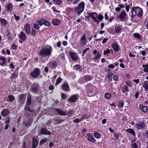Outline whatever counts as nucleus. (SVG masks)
I'll return each instance as SVG.
<instances>
[{"label": "nucleus", "mask_w": 148, "mask_h": 148, "mask_svg": "<svg viewBox=\"0 0 148 148\" xmlns=\"http://www.w3.org/2000/svg\"><path fill=\"white\" fill-rule=\"evenodd\" d=\"M53 48L49 45H46L42 47L39 52L40 55L42 57L50 55L52 52Z\"/></svg>", "instance_id": "nucleus-1"}, {"label": "nucleus", "mask_w": 148, "mask_h": 148, "mask_svg": "<svg viewBox=\"0 0 148 148\" xmlns=\"http://www.w3.org/2000/svg\"><path fill=\"white\" fill-rule=\"evenodd\" d=\"M132 14L133 16H141L143 14V9L139 7H135L131 9Z\"/></svg>", "instance_id": "nucleus-2"}, {"label": "nucleus", "mask_w": 148, "mask_h": 148, "mask_svg": "<svg viewBox=\"0 0 148 148\" xmlns=\"http://www.w3.org/2000/svg\"><path fill=\"white\" fill-rule=\"evenodd\" d=\"M90 16L95 21L98 23H99L100 21H102L103 18V16L101 15H98L96 12L90 14Z\"/></svg>", "instance_id": "nucleus-3"}, {"label": "nucleus", "mask_w": 148, "mask_h": 148, "mask_svg": "<svg viewBox=\"0 0 148 148\" xmlns=\"http://www.w3.org/2000/svg\"><path fill=\"white\" fill-rule=\"evenodd\" d=\"M55 110L56 112H58L59 114L62 116L67 115V116L70 117L72 116L73 114V110H72L68 111L67 113H66L65 112L63 111L61 109L55 108Z\"/></svg>", "instance_id": "nucleus-4"}, {"label": "nucleus", "mask_w": 148, "mask_h": 148, "mask_svg": "<svg viewBox=\"0 0 148 148\" xmlns=\"http://www.w3.org/2000/svg\"><path fill=\"white\" fill-rule=\"evenodd\" d=\"M85 3L84 2L82 1L79 4L78 7L75 9V11L79 14H81L84 10Z\"/></svg>", "instance_id": "nucleus-5"}, {"label": "nucleus", "mask_w": 148, "mask_h": 148, "mask_svg": "<svg viewBox=\"0 0 148 148\" xmlns=\"http://www.w3.org/2000/svg\"><path fill=\"white\" fill-rule=\"evenodd\" d=\"M40 73V70L36 68L31 72L30 75L33 78H37L39 75Z\"/></svg>", "instance_id": "nucleus-6"}, {"label": "nucleus", "mask_w": 148, "mask_h": 148, "mask_svg": "<svg viewBox=\"0 0 148 148\" xmlns=\"http://www.w3.org/2000/svg\"><path fill=\"white\" fill-rule=\"evenodd\" d=\"M131 146L132 148H138V146L140 145V141L137 140L136 141V139L131 141Z\"/></svg>", "instance_id": "nucleus-7"}, {"label": "nucleus", "mask_w": 148, "mask_h": 148, "mask_svg": "<svg viewBox=\"0 0 148 148\" xmlns=\"http://www.w3.org/2000/svg\"><path fill=\"white\" fill-rule=\"evenodd\" d=\"M126 17V14L125 11L124 10H122L119 15L117 16V17L119 18L121 21H123L125 20Z\"/></svg>", "instance_id": "nucleus-8"}, {"label": "nucleus", "mask_w": 148, "mask_h": 148, "mask_svg": "<svg viewBox=\"0 0 148 148\" xmlns=\"http://www.w3.org/2000/svg\"><path fill=\"white\" fill-rule=\"evenodd\" d=\"M80 45L81 46L84 47L87 44V39L86 36L84 35L80 39Z\"/></svg>", "instance_id": "nucleus-9"}, {"label": "nucleus", "mask_w": 148, "mask_h": 148, "mask_svg": "<svg viewBox=\"0 0 148 148\" xmlns=\"http://www.w3.org/2000/svg\"><path fill=\"white\" fill-rule=\"evenodd\" d=\"M136 127L138 130L142 129L145 127V123L143 121H140L135 125Z\"/></svg>", "instance_id": "nucleus-10"}, {"label": "nucleus", "mask_w": 148, "mask_h": 148, "mask_svg": "<svg viewBox=\"0 0 148 148\" xmlns=\"http://www.w3.org/2000/svg\"><path fill=\"white\" fill-rule=\"evenodd\" d=\"M39 87V86L37 83H35L33 84L32 86V91L34 93L36 92Z\"/></svg>", "instance_id": "nucleus-11"}, {"label": "nucleus", "mask_w": 148, "mask_h": 148, "mask_svg": "<svg viewBox=\"0 0 148 148\" xmlns=\"http://www.w3.org/2000/svg\"><path fill=\"white\" fill-rule=\"evenodd\" d=\"M69 55L72 60L74 61H76L78 60V57L77 55L72 52H69Z\"/></svg>", "instance_id": "nucleus-12"}, {"label": "nucleus", "mask_w": 148, "mask_h": 148, "mask_svg": "<svg viewBox=\"0 0 148 148\" xmlns=\"http://www.w3.org/2000/svg\"><path fill=\"white\" fill-rule=\"evenodd\" d=\"M87 140L88 141L92 143H93L95 141V140L92 135L90 133H88L87 134Z\"/></svg>", "instance_id": "nucleus-13"}, {"label": "nucleus", "mask_w": 148, "mask_h": 148, "mask_svg": "<svg viewBox=\"0 0 148 148\" xmlns=\"http://www.w3.org/2000/svg\"><path fill=\"white\" fill-rule=\"evenodd\" d=\"M14 99L15 97L14 96L12 95H9L7 97L5 98L4 101L11 102L14 100Z\"/></svg>", "instance_id": "nucleus-14"}, {"label": "nucleus", "mask_w": 148, "mask_h": 148, "mask_svg": "<svg viewBox=\"0 0 148 148\" xmlns=\"http://www.w3.org/2000/svg\"><path fill=\"white\" fill-rule=\"evenodd\" d=\"M7 60L5 58L3 57L0 58V65L1 66H5L6 64Z\"/></svg>", "instance_id": "nucleus-15"}, {"label": "nucleus", "mask_w": 148, "mask_h": 148, "mask_svg": "<svg viewBox=\"0 0 148 148\" xmlns=\"http://www.w3.org/2000/svg\"><path fill=\"white\" fill-rule=\"evenodd\" d=\"M95 86L92 84H89L87 87V92L88 94L92 93L93 92V90Z\"/></svg>", "instance_id": "nucleus-16"}, {"label": "nucleus", "mask_w": 148, "mask_h": 148, "mask_svg": "<svg viewBox=\"0 0 148 148\" xmlns=\"http://www.w3.org/2000/svg\"><path fill=\"white\" fill-rule=\"evenodd\" d=\"M10 113V111L7 109H5L2 111L1 115L2 116L5 117L8 115Z\"/></svg>", "instance_id": "nucleus-17"}, {"label": "nucleus", "mask_w": 148, "mask_h": 148, "mask_svg": "<svg viewBox=\"0 0 148 148\" xmlns=\"http://www.w3.org/2000/svg\"><path fill=\"white\" fill-rule=\"evenodd\" d=\"M19 38L22 40L24 41L26 39V36L25 33L23 32H21L19 35Z\"/></svg>", "instance_id": "nucleus-18"}, {"label": "nucleus", "mask_w": 148, "mask_h": 148, "mask_svg": "<svg viewBox=\"0 0 148 148\" xmlns=\"http://www.w3.org/2000/svg\"><path fill=\"white\" fill-rule=\"evenodd\" d=\"M0 22L1 25L5 27H6L8 24V22L7 21L3 18H0Z\"/></svg>", "instance_id": "nucleus-19"}, {"label": "nucleus", "mask_w": 148, "mask_h": 148, "mask_svg": "<svg viewBox=\"0 0 148 148\" xmlns=\"http://www.w3.org/2000/svg\"><path fill=\"white\" fill-rule=\"evenodd\" d=\"M24 30L26 33L28 34L30 33V26L28 24H27L25 25Z\"/></svg>", "instance_id": "nucleus-20"}, {"label": "nucleus", "mask_w": 148, "mask_h": 148, "mask_svg": "<svg viewBox=\"0 0 148 148\" xmlns=\"http://www.w3.org/2000/svg\"><path fill=\"white\" fill-rule=\"evenodd\" d=\"M41 133L43 134L49 135L51 134L50 132L45 128H42L41 130Z\"/></svg>", "instance_id": "nucleus-21"}, {"label": "nucleus", "mask_w": 148, "mask_h": 148, "mask_svg": "<svg viewBox=\"0 0 148 148\" xmlns=\"http://www.w3.org/2000/svg\"><path fill=\"white\" fill-rule=\"evenodd\" d=\"M112 47L114 50L115 53L117 52L119 50V46L116 44H114L112 45Z\"/></svg>", "instance_id": "nucleus-22"}, {"label": "nucleus", "mask_w": 148, "mask_h": 148, "mask_svg": "<svg viewBox=\"0 0 148 148\" xmlns=\"http://www.w3.org/2000/svg\"><path fill=\"white\" fill-rule=\"evenodd\" d=\"M139 108L140 110L144 113H146L147 111L148 108L146 106H144L140 105L139 106Z\"/></svg>", "instance_id": "nucleus-23"}, {"label": "nucleus", "mask_w": 148, "mask_h": 148, "mask_svg": "<svg viewBox=\"0 0 148 148\" xmlns=\"http://www.w3.org/2000/svg\"><path fill=\"white\" fill-rule=\"evenodd\" d=\"M78 97V95H73L70 98L69 101L71 102H74L77 99Z\"/></svg>", "instance_id": "nucleus-24"}, {"label": "nucleus", "mask_w": 148, "mask_h": 148, "mask_svg": "<svg viewBox=\"0 0 148 148\" xmlns=\"http://www.w3.org/2000/svg\"><path fill=\"white\" fill-rule=\"evenodd\" d=\"M62 89L65 91H67L69 89V87L67 84L65 83L62 86Z\"/></svg>", "instance_id": "nucleus-25"}, {"label": "nucleus", "mask_w": 148, "mask_h": 148, "mask_svg": "<svg viewBox=\"0 0 148 148\" xmlns=\"http://www.w3.org/2000/svg\"><path fill=\"white\" fill-rule=\"evenodd\" d=\"M33 148H35L38 144V141L34 138H33L32 141Z\"/></svg>", "instance_id": "nucleus-26"}, {"label": "nucleus", "mask_w": 148, "mask_h": 148, "mask_svg": "<svg viewBox=\"0 0 148 148\" xmlns=\"http://www.w3.org/2000/svg\"><path fill=\"white\" fill-rule=\"evenodd\" d=\"M58 60L61 61H63L64 60V53L60 54L58 57Z\"/></svg>", "instance_id": "nucleus-27"}, {"label": "nucleus", "mask_w": 148, "mask_h": 148, "mask_svg": "<svg viewBox=\"0 0 148 148\" xmlns=\"http://www.w3.org/2000/svg\"><path fill=\"white\" fill-rule=\"evenodd\" d=\"M142 67L143 68V71L145 73H148V64H143Z\"/></svg>", "instance_id": "nucleus-28"}, {"label": "nucleus", "mask_w": 148, "mask_h": 148, "mask_svg": "<svg viewBox=\"0 0 148 148\" xmlns=\"http://www.w3.org/2000/svg\"><path fill=\"white\" fill-rule=\"evenodd\" d=\"M60 23V21L58 19H54L52 21V24L54 25H57Z\"/></svg>", "instance_id": "nucleus-29"}, {"label": "nucleus", "mask_w": 148, "mask_h": 148, "mask_svg": "<svg viewBox=\"0 0 148 148\" xmlns=\"http://www.w3.org/2000/svg\"><path fill=\"white\" fill-rule=\"evenodd\" d=\"M143 87L146 91H148V81H146L144 82L143 85Z\"/></svg>", "instance_id": "nucleus-30"}, {"label": "nucleus", "mask_w": 148, "mask_h": 148, "mask_svg": "<svg viewBox=\"0 0 148 148\" xmlns=\"http://www.w3.org/2000/svg\"><path fill=\"white\" fill-rule=\"evenodd\" d=\"M121 28L119 25L115 26L114 31L116 33H119L121 31Z\"/></svg>", "instance_id": "nucleus-31"}, {"label": "nucleus", "mask_w": 148, "mask_h": 148, "mask_svg": "<svg viewBox=\"0 0 148 148\" xmlns=\"http://www.w3.org/2000/svg\"><path fill=\"white\" fill-rule=\"evenodd\" d=\"M126 131L127 132L132 134L134 136H135V132L134 130L132 129H127L126 130Z\"/></svg>", "instance_id": "nucleus-32"}, {"label": "nucleus", "mask_w": 148, "mask_h": 148, "mask_svg": "<svg viewBox=\"0 0 148 148\" xmlns=\"http://www.w3.org/2000/svg\"><path fill=\"white\" fill-rule=\"evenodd\" d=\"M31 95L30 94L28 95L27 101L26 104L27 105H29L31 103Z\"/></svg>", "instance_id": "nucleus-33"}, {"label": "nucleus", "mask_w": 148, "mask_h": 148, "mask_svg": "<svg viewBox=\"0 0 148 148\" xmlns=\"http://www.w3.org/2000/svg\"><path fill=\"white\" fill-rule=\"evenodd\" d=\"M129 90L128 87L124 85L122 87V92L123 93L128 92Z\"/></svg>", "instance_id": "nucleus-34"}, {"label": "nucleus", "mask_w": 148, "mask_h": 148, "mask_svg": "<svg viewBox=\"0 0 148 148\" xmlns=\"http://www.w3.org/2000/svg\"><path fill=\"white\" fill-rule=\"evenodd\" d=\"M133 35L134 38H136L139 40H140L141 38V35L138 33H134Z\"/></svg>", "instance_id": "nucleus-35"}, {"label": "nucleus", "mask_w": 148, "mask_h": 148, "mask_svg": "<svg viewBox=\"0 0 148 148\" xmlns=\"http://www.w3.org/2000/svg\"><path fill=\"white\" fill-rule=\"evenodd\" d=\"M13 7V5L11 3H9L7 4L6 6V8H7V9L9 11H11Z\"/></svg>", "instance_id": "nucleus-36"}, {"label": "nucleus", "mask_w": 148, "mask_h": 148, "mask_svg": "<svg viewBox=\"0 0 148 148\" xmlns=\"http://www.w3.org/2000/svg\"><path fill=\"white\" fill-rule=\"evenodd\" d=\"M62 0H53L54 3L58 5H60L62 4Z\"/></svg>", "instance_id": "nucleus-37"}, {"label": "nucleus", "mask_w": 148, "mask_h": 148, "mask_svg": "<svg viewBox=\"0 0 148 148\" xmlns=\"http://www.w3.org/2000/svg\"><path fill=\"white\" fill-rule=\"evenodd\" d=\"M101 54L99 52L97 53V54L93 58L94 60H96L101 57Z\"/></svg>", "instance_id": "nucleus-38"}, {"label": "nucleus", "mask_w": 148, "mask_h": 148, "mask_svg": "<svg viewBox=\"0 0 148 148\" xmlns=\"http://www.w3.org/2000/svg\"><path fill=\"white\" fill-rule=\"evenodd\" d=\"M32 122V120L29 119L28 120V121H24V123L25 125L27 127H28L30 126Z\"/></svg>", "instance_id": "nucleus-39"}, {"label": "nucleus", "mask_w": 148, "mask_h": 148, "mask_svg": "<svg viewBox=\"0 0 148 148\" xmlns=\"http://www.w3.org/2000/svg\"><path fill=\"white\" fill-rule=\"evenodd\" d=\"M45 20L44 19H41L39 21H38L37 23L40 26H42V25L44 24Z\"/></svg>", "instance_id": "nucleus-40"}, {"label": "nucleus", "mask_w": 148, "mask_h": 148, "mask_svg": "<svg viewBox=\"0 0 148 148\" xmlns=\"http://www.w3.org/2000/svg\"><path fill=\"white\" fill-rule=\"evenodd\" d=\"M47 140V138H45L41 140L39 143V145L40 146L44 144Z\"/></svg>", "instance_id": "nucleus-41"}, {"label": "nucleus", "mask_w": 148, "mask_h": 148, "mask_svg": "<svg viewBox=\"0 0 148 148\" xmlns=\"http://www.w3.org/2000/svg\"><path fill=\"white\" fill-rule=\"evenodd\" d=\"M84 79L86 82H87L90 80L91 77L88 75H86L84 77Z\"/></svg>", "instance_id": "nucleus-42"}, {"label": "nucleus", "mask_w": 148, "mask_h": 148, "mask_svg": "<svg viewBox=\"0 0 148 148\" xmlns=\"http://www.w3.org/2000/svg\"><path fill=\"white\" fill-rule=\"evenodd\" d=\"M80 68V65L79 64L75 65L73 67V69L74 70H78Z\"/></svg>", "instance_id": "nucleus-43"}, {"label": "nucleus", "mask_w": 148, "mask_h": 148, "mask_svg": "<svg viewBox=\"0 0 148 148\" xmlns=\"http://www.w3.org/2000/svg\"><path fill=\"white\" fill-rule=\"evenodd\" d=\"M111 97V95L110 94L108 93H106L105 95V97L106 99H109Z\"/></svg>", "instance_id": "nucleus-44"}, {"label": "nucleus", "mask_w": 148, "mask_h": 148, "mask_svg": "<svg viewBox=\"0 0 148 148\" xmlns=\"http://www.w3.org/2000/svg\"><path fill=\"white\" fill-rule=\"evenodd\" d=\"M94 136L97 139H99L101 137V136L99 133L95 132L94 134Z\"/></svg>", "instance_id": "nucleus-45"}, {"label": "nucleus", "mask_w": 148, "mask_h": 148, "mask_svg": "<svg viewBox=\"0 0 148 148\" xmlns=\"http://www.w3.org/2000/svg\"><path fill=\"white\" fill-rule=\"evenodd\" d=\"M62 79L61 77H58L56 80V85L59 84L62 81Z\"/></svg>", "instance_id": "nucleus-46"}, {"label": "nucleus", "mask_w": 148, "mask_h": 148, "mask_svg": "<svg viewBox=\"0 0 148 148\" xmlns=\"http://www.w3.org/2000/svg\"><path fill=\"white\" fill-rule=\"evenodd\" d=\"M44 25L45 26L49 27L50 26V23L47 21L45 20Z\"/></svg>", "instance_id": "nucleus-47"}, {"label": "nucleus", "mask_w": 148, "mask_h": 148, "mask_svg": "<svg viewBox=\"0 0 148 148\" xmlns=\"http://www.w3.org/2000/svg\"><path fill=\"white\" fill-rule=\"evenodd\" d=\"M24 110L30 112H32L33 110L31 109L28 106H25Z\"/></svg>", "instance_id": "nucleus-48"}, {"label": "nucleus", "mask_w": 148, "mask_h": 148, "mask_svg": "<svg viewBox=\"0 0 148 148\" xmlns=\"http://www.w3.org/2000/svg\"><path fill=\"white\" fill-rule=\"evenodd\" d=\"M124 106V103L122 101H120L119 102L118 105V107L119 108L121 107L122 108Z\"/></svg>", "instance_id": "nucleus-49"}, {"label": "nucleus", "mask_w": 148, "mask_h": 148, "mask_svg": "<svg viewBox=\"0 0 148 148\" xmlns=\"http://www.w3.org/2000/svg\"><path fill=\"white\" fill-rule=\"evenodd\" d=\"M17 77V75L16 74L13 73L11 76V78H12L13 79H15Z\"/></svg>", "instance_id": "nucleus-50"}, {"label": "nucleus", "mask_w": 148, "mask_h": 148, "mask_svg": "<svg viewBox=\"0 0 148 148\" xmlns=\"http://www.w3.org/2000/svg\"><path fill=\"white\" fill-rule=\"evenodd\" d=\"M39 25L38 23H35L34 25V28L36 29H38L39 28Z\"/></svg>", "instance_id": "nucleus-51"}, {"label": "nucleus", "mask_w": 148, "mask_h": 148, "mask_svg": "<svg viewBox=\"0 0 148 148\" xmlns=\"http://www.w3.org/2000/svg\"><path fill=\"white\" fill-rule=\"evenodd\" d=\"M125 84L127 85L128 86L130 87H131L132 86V83H131V82H125Z\"/></svg>", "instance_id": "nucleus-52"}, {"label": "nucleus", "mask_w": 148, "mask_h": 148, "mask_svg": "<svg viewBox=\"0 0 148 148\" xmlns=\"http://www.w3.org/2000/svg\"><path fill=\"white\" fill-rule=\"evenodd\" d=\"M61 73L60 72H57L56 73V74L54 75V76L53 77V79H56V78L57 77L58 75H60L61 74Z\"/></svg>", "instance_id": "nucleus-53"}, {"label": "nucleus", "mask_w": 148, "mask_h": 148, "mask_svg": "<svg viewBox=\"0 0 148 148\" xmlns=\"http://www.w3.org/2000/svg\"><path fill=\"white\" fill-rule=\"evenodd\" d=\"M31 31L32 35L33 36H35L36 34V32L35 30L34 29H32V30Z\"/></svg>", "instance_id": "nucleus-54"}, {"label": "nucleus", "mask_w": 148, "mask_h": 148, "mask_svg": "<svg viewBox=\"0 0 148 148\" xmlns=\"http://www.w3.org/2000/svg\"><path fill=\"white\" fill-rule=\"evenodd\" d=\"M12 48L14 50L16 49L17 48V46L16 45L13 44L12 46Z\"/></svg>", "instance_id": "nucleus-55"}, {"label": "nucleus", "mask_w": 148, "mask_h": 148, "mask_svg": "<svg viewBox=\"0 0 148 148\" xmlns=\"http://www.w3.org/2000/svg\"><path fill=\"white\" fill-rule=\"evenodd\" d=\"M113 79L115 81H117L118 80V76L116 75H114L113 76Z\"/></svg>", "instance_id": "nucleus-56"}, {"label": "nucleus", "mask_w": 148, "mask_h": 148, "mask_svg": "<svg viewBox=\"0 0 148 148\" xmlns=\"http://www.w3.org/2000/svg\"><path fill=\"white\" fill-rule=\"evenodd\" d=\"M110 53V51L108 49H107L106 51H105L103 52L104 55H106L107 54L109 53Z\"/></svg>", "instance_id": "nucleus-57"}, {"label": "nucleus", "mask_w": 148, "mask_h": 148, "mask_svg": "<svg viewBox=\"0 0 148 148\" xmlns=\"http://www.w3.org/2000/svg\"><path fill=\"white\" fill-rule=\"evenodd\" d=\"M14 16L15 18V20L17 21H18L19 19V17L18 16H16L15 14H14Z\"/></svg>", "instance_id": "nucleus-58"}, {"label": "nucleus", "mask_w": 148, "mask_h": 148, "mask_svg": "<svg viewBox=\"0 0 148 148\" xmlns=\"http://www.w3.org/2000/svg\"><path fill=\"white\" fill-rule=\"evenodd\" d=\"M7 119L8 120L5 121V123L6 124L8 125V124H9L10 122V120H9L10 118L9 117H8L7 118Z\"/></svg>", "instance_id": "nucleus-59"}, {"label": "nucleus", "mask_w": 148, "mask_h": 148, "mask_svg": "<svg viewBox=\"0 0 148 148\" xmlns=\"http://www.w3.org/2000/svg\"><path fill=\"white\" fill-rule=\"evenodd\" d=\"M118 7L120 8L121 9L124 8V6L123 4H119L118 5Z\"/></svg>", "instance_id": "nucleus-60"}, {"label": "nucleus", "mask_w": 148, "mask_h": 148, "mask_svg": "<svg viewBox=\"0 0 148 148\" xmlns=\"http://www.w3.org/2000/svg\"><path fill=\"white\" fill-rule=\"evenodd\" d=\"M108 68L113 69L114 68V66L112 64L109 65L108 66Z\"/></svg>", "instance_id": "nucleus-61"}, {"label": "nucleus", "mask_w": 148, "mask_h": 148, "mask_svg": "<svg viewBox=\"0 0 148 148\" xmlns=\"http://www.w3.org/2000/svg\"><path fill=\"white\" fill-rule=\"evenodd\" d=\"M108 39L107 38H104L102 41V43L103 44H105L106 42V41L108 40Z\"/></svg>", "instance_id": "nucleus-62"}, {"label": "nucleus", "mask_w": 148, "mask_h": 148, "mask_svg": "<svg viewBox=\"0 0 148 148\" xmlns=\"http://www.w3.org/2000/svg\"><path fill=\"white\" fill-rule=\"evenodd\" d=\"M133 81L135 82L136 84H138L140 80L139 79H134L133 80Z\"/></svg>", "instance_id": "nucleus-63"}, {"label": "nucleus", "mask_w": 148, "mask_h": 148, "mask_svg": "<svg viewBox=\"0 0 148 148\" xmlns=\"http://www.w3.org/2000/svg\"><path fill=\"white\" fill-rule=\"evenodd\" d=\"M10 67L12 69H14V66L13 64L11 62L10 64Z\"/></svg>", "instance_id": "nucleus-64"}]
</instances>
